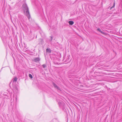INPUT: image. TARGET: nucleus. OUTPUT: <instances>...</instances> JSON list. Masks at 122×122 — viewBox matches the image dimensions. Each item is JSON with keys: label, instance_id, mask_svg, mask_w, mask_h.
<instances>
[{"label": "nucleus", "instance_id": "f257e3e1", "mask_svg": "<svg viewBox=\"0 0 122 122\" xmlns=\"http://www.w3.org/2000/svg\"><path fill=\"white\" fill-rule=\"evenodd\" d=\"M22 7L25 14L27 17L28 19H29L30 17V15L29 11L27 5L26 4H23L22 6Z\"/></svg>", "mask_w": 122, "mask_h": 122}, {"label": "nucleus", "instance_id": "f03ea898", "mask_svg": "<svg viewBox=\"0 0 122 122\" xmlns=\"http://www.w3.org/2000/svg\"><path fill=\"white\" fill-rule=\"evenodd\" d=\"M13 91L14 92L16 93L18 91V89L15 86H13Z\"/></svg>", "mask_w": 122, "mask_h": 122}, {"label": "nucleus", "instance_id": "7ed1b4c3", "mask_svg": "<svg viewBox=\"0 0 122 122\" xmlns=\"http://www.w3.org/2000/svg\"><path fill=\"white\" fill-rule=\"evenodd\" d=\"M34 61L36 62H38L40 60V59L39 57L35 58H34Z\"/></svg>", "mask_w": 122, "mask_h": 122}, {"label": "nucleus", "instance_id": "20e7f679", "mask_svg": "<svg viewBox=\"0 0 122 122\" xmlns=\"http://www.w3.org/2000/svg\"><path fill=\"white\" fill-rule=\"evenodd\" d=\"M97 31H99V32H100L101 33H102V34H103L105 35V33L104 32H103L99 28L97 29Z\"/></svg>", "mask_w": 122, "mask_h": 122}, {"label": "nucleus", "instance_id": "39448f33", "mask_svg": "<svg viewBox=\"0 0 122 122\" xmlns=\"http://www.w3.org/2000/svg\"><path fill=\"white\" fill-rule=\"evenodd\" d=\"M17 78L16 77H15L13 78V80L12 82L13 83H16L17 81Z\"/></svg>", "mask_w": 122, "mask_h": 122}, {"label": "nucleus", "instance_id": "423d86ee", "mask_svg": "<svg viewBox=\"0 0 122 122\" xmlns=\"http://www.w3.org/2000/svg\"><path fill=\"white\" fill-rule=\"evenodd\" d=\"M53 86H54L55 87V88H56V89H59V88H58V86L55 83H53Z\"/></svg>", "mask_w": 122, "mask_h": 122}, {"label": "nucleus", "instance_id": "0eeeda50", "mask_svg": "<svg viewBox=\"0 0 122 122\" xmlns=\"http://www.w3.org/2000/svg\"><path fill=\"white\" fill-rule=\"evenodd\" d=\"M70 25H72L74 24V22L72 21H70L68 22Z\"/></svg>", "mask_w": 122, "mask_h": 122}, {"label": "nucleus", "instance_id": "6e6552de", "mask_svg": "<svg viewBox=\"0 0 122 122\" xmlns=\"http://www.w3.org/2000/svg\"><path fill=\"white\" fill-rule=\"evenodd\" d=\"M46 50L47 52H51V50L47 48Z\"/></svg>", "mask_w": 122, "mask_h": 122}, {"label": "nucleus", "instance_id": "1a4fd4ad", "mask_svg": "<svg viewBox=\"0 0 122 122\" xmlns=\"http://www.w3.org/2000/svg\"><path fill=\"white\" fill-rule=\"evenodd\" d=\"M29 77H30L31 78H33V76L32 75L30 74H29Z\"/></svg>", "mask_w": 122, "mask_h": 122}, {"label": "nucleus", "instance_id": "9d476101", "mask_svg": "<svg viewBox=\"0 0 122 122\" xmlns=\"http://www.w3.org/2000/svg\"><path fill=\"white\" fill-rule=\"evenodd\" d=\"M42 67L43 68H45L46 67V65H45V64H43V65H42Z\"/></svg>", "mask_w": 122, "mask_h": 122}, {"label": "nucleus", "instance_id": "9b49d317", "mask_svg": "<svg viewBox=\"0 0 122 122\" xmlns=\"http://www.w3.org/2000/svg\"><path fill=\"white\" fill-rule=\"evenodd\" d=\"M51 37V38L50 39V40L51 41L52 40L53 38H52V37Z\"/></svg>", "mask_w": 122, "mask_h": 122}, {"label": "nucleus", "instance_id": "f8f14e48", "mask_svg": "<svg viewBox=\"0 0 122 122\" xmlns=\"http://www.w3.org/2000/svg\"><path fill=\"white\" fill-rule=\"evenodd\" d=\"M115 4V3H114V6Z\"/></svg>", "mask_w": 122, "mask_h": 122}, {"label": "nucleus", "instance_id": "ddd939ff", "mask_svg": "<svg viewBox=\"0 0 122 122\" xmlns=\"http://www.w3.org/2000/svg\"><path fill=\"white\" fill-rule=\"evenodd\" d=\"M16 99H17V98H16Z\"/></svg>", "mask_w": 122, "mask_h": 122}]
</instances>
